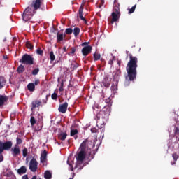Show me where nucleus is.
Returning a JSON list of instances; mask_svg holds the SVG:
<instances>
[{"label": "nucleus", "instance_id": "f257e3e1", "mask_svg": "<svg viewBox=\"0 0 179 179\" xmlns=\"http://www.w3.org/2000/svg\"><path fill=\"white\" fill-rule=\"evenodd\" d=\"M96 145L94 142L86 139L80 145L79 152L76 156V163L75 169L78 170H82L85 167V164L83 161L86 159V156H89L90 159H94V155H93V151L92 150L94 148Z\"/></svg>", "mask_w": 179, "mask_h": 179}, {"label": "nucleus", "instance_id": "f03ea898", "mask_svg": "<svg viewBox=\"0 0 179 179\" xmlns=\"http://www.w3.org/2000/svg\"><path fill=\"white\" fill-rule=\"evenodd\" d=\"M129 61L127 64L126 71L129 80L132 82L136 79V75L138 73V71H136V69L138 68V57L133 56L132 54H129Z\"/></svg>", "mask_w": 179, "mask_h": 179}, {"label": "nucleus", "instance_id": "7ed1b4c3", "mask_svg": "<svg viewBox=\"0 0 179 179\" xmlns=\"http://www.w3.org/2000/svg\"><path fill=\"white\" fill-rule=\"evenodd\" d=\"M111 111V103H108V105L106 106L101 112L97 114V122L96 125L100 128H103L104 125H106V122L108 121V117H110V112Z\"/></svg>", "mask_w": 179, "mask_h": 179}, {"label": "nucleus", "instance_id": "20e7f679", "mask_svg": "<svg viewBox=\"0 0 179 179\" xmlns=\"http://www.w3.org/2000/svg\"><path fill=\"white\" fill-rule=\"evenodd\" d=\"M20 64H23L24 65H34V58L29 54H24L20 59Z\"/></svg>", "mask_w": 179, "mask_h": 179}, {"label": "nucleus", "instance_id": "39448f33", "mask_svg": "<svg viewBox=\"0 0 179 179\" xmlns=\"http://www.w3.org/2000/svg\"><path fill=\"white\" fill-rule=\"evenodd\" d=\"M38 169V162H37V159L33 157L29 162V170L32 171V173H36Z\"/></svg>", "mask_w": 179, "mask_h": 179}, {"label": "nucleus", "instance_id": "423d86ee", "mask_svg": "<svg viewBox=\"0 0 179 179\" xmlns=\"http://www.w3.org/2000/svg\"><path fill=\"white\" fill-rule=\"evenodd\" d=\"M42 3L43 0H33L31 7L34 8V10H37L41 8Z\"/></svg>", "mask_w": 179, "mask_h": 179}, {"label": "nucleus", "instance_id": "0eeeda50", "mask_svg": "<svg viewBox=\"0 0 179 179\" xmlns=\"http://www.w3.org/2000/svg\"><path fill=\"white\" fill-rule=\"evenodd\" d=\"M20 153H21V151L19 145H14V147L11 148V154L13 156V157H16L17 156H19Z\"/></svg>", "mask_w": 179, "mask_h": 179}, {"label": "nucleus", "instance_id": "6e6552de", "mask_svg": "<svg viewBox=\"0 0 179 179\" xmlns=\"http://www.w3.org/2000/svg\"><path fill=\"white\" fill-rule=\"evenodd\" d=\"M92 48L91 45L85 46L83 48L81 52L84 57H87L92 52Z\"/></svg>", "mask_w": 179, "mask_h": 179}, {"label": "nucleus", "instance_id": "1a4fd4ad", "mask_svg": "<svg viewBox=\"0 0 179 179\" xmlns=\"http://www.w3.org/2000/svg\"><path fill=\"white\" fill-rule=\"evenodd\" d=\"M68 110V102H64L62 104H60L58 108L59 113L65 114Z\"/></svg>", "mask_w": 179, "mask_h": 179}, {"label": "nucleus", "instance_id": "9d476101", "mask_svg": "<svg viewBox=\"0 0 179 179\" xmlns=\"http://www.w3.org/2000/svg\"><path fill=\"white\" fill-rule=\"evenodd\" d=\"M41 106V101L34 100L31 102V110L34 111V110Z\"/></svg>", "mask_w": 179, "mask_h": 179}, {"label": "nucleus", "instance_id": "9b49d317", "mask_svg": "<svg viewBox=\"0 0 179 179\" xmlns=\"http://www.w3.org/2000/svg\"><path fill=\"white\" fill-rule=\"evenodd\" d=\"M24 13L27 15H29V16L33 17L34 16V14L36 13V10L34 8H32L31 7H27L24 11Z\"/></svg>", "mask_w": 179, "mask_h": 179}, {"label": "nucleus", "instance_id": "f8f14e48", "mask_svg": "<svg viewBox=\"0 0 179 179\" xmlns=\"http://www.w3.org/2000/svg\"><path fill=\"white\" fill-rule=\"evenodd\" d=\"M112 16V20L110 21V23L113 24L114 22H118L120 20V16H121V14H118L115 12H113L111 14Z\"/></svg>", "mask_w": 179, "mask_h": 179}, {"label": "nucleus", "instance_id": "ddd939ff", "mask_svg": "<svg viewBox=\"0 0 179 179\" xmlns=\"http://www.w3.org/2000/svg\"><path fill=\"white\" fill-rule=\"evenodd\" d=\"M121 76V70H117L113 73V82H115V85L118 84V78Z\"/></svg>", "mask_w": 179, "mask_h": 179}, {"label": "nucleus", "instance_id": "4468645a", "mask_svg": "<svg viewBox=\"0 0 179 179\" xmlns=\"http://www.w3.org/2000/svg\"><path fill=\"white\" fill-rule=\"evenodd\" d=\"M102 85L104 87H110V85H111V80L108 78V76H106L102 82Z\"/></svg>", "mask_w": 179, "mask_h": 179}, {"label": "nucleus", "instance_id": "2eb2a0df", "mask_svg": "<svg viewBox=\"0 0 179 179\" xmlns=\"http://www.w3.org/2000/svg\"><path fill=\"white\" fill-rule=\"evenodd\" d=\"M13 143L12 141H6L5 143H3V148L4 150H9V149H12Z\"/></svg>", "mask_w": 179, "mask_h": 179}, {"label": "nucleus", "instance_id": "dca6fc26", "mask_svg": "<svg viewBox=\"0 0 179 179\" xmlns=\"http://www.w3.org/2000/svg\"><path fill=\"white\" fill-rule=\"evenodd\" d=\"M66 37V35L57 32V43H61V41H64V38Z\"/></svg>", "mask_w": 179, "mask_h": 179}, {"label": "nucleus", "instance_id": "f3484780", "mask_svg": "<svg viewBox=\"0 0 179 179\" xmlns=\"http://www.w3.org/2000/svg\"><path fill=\"white\" fill-rule=\"evenodd\" d=\"M47 161V151L43 150V152L41 154V163H45Z\"/></svg>", "mask_w": 179, "mask_h": 179}, {"label": "nucleus", "instance_id": "a211bd4d", "mask_svg": "<svg viewBox=\"0 0 179 179\" xmlns=\"http://www.w3.org/2000/svg\"><path fill=\"white\" fill-rule=\"evenodd\" d=\"M67 136L68 134H66V132L61 131L58 135V139L60 141H65Z\"/></svg>", "mask_w": 179, "mask_h": 179}, {"label": "nucleus", "instance_id": "6ab92c4d", "mask_svg": "<svg viewBox=\"0 0 179 179\" xmlns=\"http://www.w3.org/2000/svg\"><path fill=\"white\" fill-rule=\"evenodd\" d=\"M8 101V96L0 95V107H2Z\"/></svg>", "mask_w": 179, "mask_h": 179}, {"label": "nucleus", "instance_id": "aec40b11", "mask_svg": "<svg viewBox=\"0 0 179 179\" xmlns=\"http://www.w3.org/2000/svg\"><path fill=\"white\" fill-rule=\"evenodd\" d=\"M115 12V13H117V15L121 14V13L120 12V4L115 3L114 6H113V11Z\"/></svg>", "mask_w": 179, "mask_h": 179}, {"label": "nucleus", "instance_id": "412c9836", "mask_svg": "<svg viewBox=\"0 0 179 179\" xmlns=\"http://www.w3.org/2000/svg\"><path fill=\"white\" fill-rule=\"evenodd\" d=\"M79 131H78V129H71V131H70V136H74V139H78V135H76Z\"/></svg>", "mask_w": 179, "mask_h": 179}, {"label": "nucleus", "instance_id": "4be33fe9", "mask_svg": "<svg viewBox=\"0 0 179 179\" xmlns=\"http://www.w3.org/2000/svg\"><path fill=\"white\" fill-rule=\"evenodd\" d=\"M27 171V169L24 166H21L17 170L18 174H26Z\"/></svg>", "mask_w": 179, "mask_h": 179}, {"label": "nucleus", "instance_id": "5701e85b", "mask_svg": "<svg viewBox=\"0 0 179 179\" xmlns=\"http://www.w3.org/2000/svg\"><path fill=\"white\" fill-rule=\"evenodd\" d=\"M31 17L30 15L29 14H26V13H23L22 14V19L24 22H29V20H30V19H31Z\"/></svg>", "mask_w": 179, "mask_h": 179}, {"label": "nucleus", "instance_id": "b1692460", "mask_svg": "<svg viewBox=\"0 0 179 179\" xmlns=\"http://www.w3.org/2000/svg\"><path fill=\"white\" fill-rule=\"evenodd\" d=\"M27 89L29 90V92H34L36 90V86L34 85V83H30L27 85Z\"/></svg>", "mask_w": 179, "mask_h": 179}, {"label": "nucleus", "instance_id": "393cba45", "mask_svg": "<svg viewBox=\"0 0 179 179\" xmlns=\"http://www.w3.org/2000/svg\"><path fill=\"white\" fill-rule=\"evenodd\" d=\"M78 68H79V64L74 62L73 63H71V71H76V69H78Z\"/></svg>", "mask_w": 179, "mask_h": 179}, {"label": "nucleus", "instance_id": "a878e982", "mask_svg": "<svg viewBox=\"0 0 179 179\" xmlns=\"http://www.w3.org/2000/svg\"><path fill=\"white\" fill-rule=\"evenodd\" d=\"M44 178L45 179H51V178H52V174L51 173V171H45V173H44Z\"/></svg>", "mask_w": 179, "mask_h": 179}, {"label": "nucleus", "instance_id": "bb28decb", "mask_svg": "<svg viewBox=\"0 0 179 179\" xmlns=\"http://www.w3.org/2000/svg\"><path fill=\"white\" fill-rule=\"evenodd\" d=\"M5 85H6V80H5V78L0 76V89H2Z\"/></svg>", "mask_w": 179, "mask_h": 179}, {"label": "nucleus", "instance_id": "cd10ccee", "mask_svg": "<svg viewBox=\"0 0 179 179\" xmlns=\"http://www.w3.org/2000/svg\"><path fill=\"white\" fill-rule=\"evenodd\" d=\"M25 69H24V66L23 65H20L17 68V73H23V72H24Z\"/></svg>", "mask_w": 179, "mask_h": 179}, {"label": "nucleus", "instance_id": "c85d7f7f", "mask_svg": "<svg viewBox=\"0 0 179 179\" xmlns=\"http://www.w3.org/2000/svg\"><path fill=\"white\" fill-rule=\"evenodd\" d=\"M75 52H76V47H71L70 49V52L68 53V55L69 57H72L73 54H75Z\"/></svg>", "mask_w": 179, "mask_h": 179}, {"label": "nucleus", "instance_id": "c756f323", "mask_svg": "<svg viewBox=\"0 0 179 179\" xmlns=\"http://www.w3.org/2000/svg\"><path fill=\"white\" fill-rule=\"evenodd\" d=\"M73 31V34H74L75 37H76L80 33V28L76 27V28H74Z\"/></svg>", "mask_w": 179, "mask_h": 179}, {"label": "nucleus", "instance_id": "7c9ffc66", "mask_svg": "<svg viewBox=\"0 0 179 179\" xmlns=\"http://www.w3.org/2000/svg\"><path fill=\"white\" fill-rule=\"evenodd\" d=\"M172 157L174 160V162L171 163V164H172V166H174V164H176V162H177V159H178L179 156H178V155H177V153L175 152L172 155Z\"/></svg>", "mask_w": 179, "mask_h": 179}, {"label": "nucleus", "instance_id": "2f4dec72", "mask_svg": "<svg viewBox=\"0 0 179 179\" xmlns=\"http://www.w3.org/2000/svg\"><path fill=\"white\" fill-rule=\"evenodd\" d=\"M22 143H23V141L22 140V138H20L19 136H17L16 138V143H15V146H19V145H22Z\"/></svg>", "mask_w": 179, "mask_h": 179}, {"label": "nucleus", "instance_id": "473e14b6", "mask_svg": "<svg viewBox=\"0 0 179 179\" xmlns=\"http://www.w3.org/2000/svg\"><path fill=\"white\" fill-rule=\"evenodd\" d=\"M101 55L99 53L94 54V61H99L100 59Z\"/></svg>", "mask_w": 179, "mask_h": 179}, {"label": "nucleus", "instance_id": "72a5a7b5", "mask_svg": "<svg viewBox=\"0 0 179 179\" xmlns=\"http://www.w3.org/2000/svg\"><path fill=\"white\" fill-rule=\"evenodd\" d=\"M36 131H41L43 129V123L38 122L36 127Z\"/></svg>", "mask_w": 179, "mask_h": 179}, {"label": "nucleus", "instance_id": "f704fd0d", "mask_svg": "<svg viewBox=\"0 0 179 179\" xmlns=\"http://www.w3.org/2000/svg\"><path fill=\"white\" fill-rule=\"evenodd\" d=\"M26 47L27 48H28L29 50H33V48H34V47L33 46V45H31V43H30V41H27L26 43Z\"/></svg>", "mask_w": 179, "mask_h": 179}, {"label": "nucleus", "instance_id": "c9c22d12", "mask_svg": "<svg viewBox=\"0 0 179 179\" xmlns=\"http://www.w3.org/2000/svg\"><path fill=\"white\" fill-rule=\"evenodd\" d=\"M50 59L52 62V61H55V55H54L53 51H51L50 52Z\"/></svg>", "mask_w": 179, "mask_h": 179}, {"label": "nucleus", "instance_id": "e433bc0d", "mask_svg": "<svg viewBox=\"0 0 179 179\" xmlns=\"http://www.w3.org/2000/svg\"><path fill=\"white\" fill-rule=\"evenodd\" d=\"M66 34L71 35L72 33H73V29L72 28H67L65 30Z\"/></svg>", "mask_w": 179, "mask_h": 179}, {"label": "nucleus", "instance_id": "4c0bfd02", "mask_svg": "<svg viewBox=\"0 0 179 179\" xmlns=\"http://www.w3.org/2000/svg\"><path fill=\"white\" fill-rule=\"evenodd\" d=\"M30 122H31V125L32 127H34V125H36V118H34V116H31L30 118Z\"/></svg>", "mask_w": 179, "mask_h": 179}, {"label": "nucleus", "instance_id": "58836bf2", "mask_svg": "<svg viewBox=\"0 0 179 179\" xmlns=\"http://www.w3.org/2000/svg\"><path fill=\"white\" fill-rule=\"evenodd\" d=\"M28 153H29V151H28L27 148H24L22 150V156H23V157H26L27 156Z\"/></svg>", "mask_w": 179, "mask_h": 179}, {"label": "nucleus", "instance_id": "ea45409f", "mask_svg": "<svg viewBox=\"0 0 179 179\" xmlns=\"http://www.w3.org/2000/svg\"><path fill=\"white\" fill-rule=\"evenodd\" d=\"M85 6V4H81V6H80V8H79V10H78V15H83V9H84V7Z\"/></svg>", "mask_w": 179, "mask_h": 179}, {"label": "nucleus", "instance_id": "a19ab883", "mask_svg": "<svg viewBox=\"0 0 179 179\" xmlns=\"http://www.w3.org/2000/svg\"><path fill=\"white\" fill-rule=\"evenodd\" d=\"M135 9H136V4L129 9V14L131 15V13H134V12H135Z\"/></svg>", "mask_w": 179, "mask_h": 179}, {"label": "nucleus", "instance_id": "79ce46f5", "mask_svg": "<svg viewBox=\"0 0 179 179\" xmlns=\"http://www.w3.org/2000/svg\"><path fill=\"white\" fill-rule=\"evenodd\" d=\"M36 54H38V55H43V54H44V51L41 50V48H38L36 50Z\"/></svg>", "mask_w": 179, "mask_h": 179}, {"label": "nucleus", "instance_id": "37998d69", "mask_svg": "<svg viewBox=\"0 0 179 179\" xmlns=\"http://www.w3.org/2000/svg\"><path fill=\"white\" fill-rule=\"evenodd\" d=\"M79 17L81 20H83L85 24H87V20H86V18L83 17V14H79Z\"/></svg>", "mask_w": 179, "mask_h": 179}, {"label": "nucleus", "instance_id": "c03bdc74", "mask_svg": "<svg viewBox=\"0 0 179 179\" xmlns=\"http://www.w3.org/2000/svg\"><path fill=\"white\" fill-rule=\"evenodd\" d=\"M114 61H115V56H113L112 59H110L108 61V64L109 65H110V66H113V64H114Z\"/></svg>", "mask_w": 179, "mask_h": 179}, {"label": "nucleus", "instance_id": "a18cd8bd", "mask_svg": "<svg viewBox=\"0 0 179 179\" xmlns=\"http://www.w3.org/2000/svg\"><path fill=\"white\" fill-rule=\"evenodd\" d=\"M3 150H5L3 148V144L2 141H0V155H2V153H3Z\"/></svg>", "mask_w": 179, "mask_h": 179}, {"label": "nucleus", "instance_id": "49530a36", "mask_svg": "<svg viewBox=\"0 0 179 179\" xmlns=\"http://www.w3.org/2000/svg\"><path fill=\"white\" fill-rule=\"evenodd\" d=\"M38 72H40V69L38 68H36V69H34L33 71H32V75H37L38 73Z\"/></svg>", "mask_w": 179, "mask_h": 179}, {"label": "nucleus", "instance_id": "de8ad7c7", "mask_svg": "<svg viewBox=\"0 0 179 179\" xmlns=\"http://www.w3.org/2000/svg\"><path fill=\"white\" fill-rule=\"evenodd\" d=\"M52 100H57V99H58V94L57 93H53L52 94Z\"/></svg>", "mask_w": 179, "mask_h": 179}, {"label": "nucleus", "instance_id": "09e8293b", "mask_svg": "<svg viewBox=\"0 0 179 179\" xmlns=\"http://www.w3.org/2000/svg\"><path fill=\"white\" fill-rule=\"evenodd\" d=\"M91 132L92 134H96V132H97V129L96 127L92 128Z\"/></svg>", "mask_w": 179, "mask_h": 179}, {"label": "nucleus", "instance_id": "8fccbe9b", "mask_svg": "<svg viewBox=\"0 0 179 179\" xmlns=\"http://www.w3.org/2000/svg\"><path fill=\"white\" fill-rule=\"evenodd\" d=\"M67 164H69V166H70L71 171H73V166H72V164L69 163V161H67Z\"/></svg>", "mask_w": 179, "mask_h": 179}, {"label": "nucleus", "instance_id": "3c124183", "mask_svg": "<svg viewBox=\"0 0 179 179\" xmlns=\"http://www.w3.org/2000/svg\"><path fill=\"white\" fill-rule=\"evenodd\" d=\"M179 134V129L178 127H175V135H178Z\"/></svg>", "mask_w": 179, "mask_h": 179}, {"label": "nucleus", "instance_id": "603ef678", "mask_svg": "<svg viewBox=\"0 0 179 179\" xmlns=\"http://www.w3.org/2000/svg\"><path fill=\"white\" fill-rule=\"evenodd\" d=\"M90 44V42H84L81 44L82 47H85V45H89Z\"/></svg>", "mask_w": 179, "mask_h": 179}, {"label": "nucleus", "instance_id": "864d4df0", "mask_svg": "<svg viewBox=\"0 0 179 179\" xmlns=\"http://www.w3.org/2000/svg\"><path fill=\"white\" fill-rule=\"evenodd\" d=\"M40 83V80L37 79L35 80L34 82V86H37V85H38Z\"/></svg>", "mask_w": 179, "mask_h": 179}, {"label": "nucleus", "instance_id": "5fc2aeb1", "mask_svg": "<svg viewBox=\"0 0 179 179\" xmlns=\"http://www.w3.org/2000/svg\"><path fill=\"white\" fill-rule=\"evenodd\" d=\"M47 100H48V95L46 96L45 99H43V100L44 104H47Z\"/></svg>", "mask_w": 179, "mask_h": 179}, {"label": "nucleus", "instance_id": "6e6d98bb", "mask_svg": "<svg viewBox=\"0 0 179 179\" xmlns=\"http://www.w3.org/2000/svg\"><path fill=\"white\" fill-rule=\"evenodd\" d=\"M103 5H104V0L101 1V4L99 6V8H101V6H103Z\"/></svg>", "mask_w": 179, "mask_h": 179}, {"label": "nucleus", "instance_id": "4d7b16f0", "mask_svg": "<svg viewBox=\"0 0 179 179\" xmlns=\"http://www.w3.org/2000/svg\"><path fill=\"white\" fill-rule=\"evenodd\" d=\"M3 162V155H0V163Z\"/></svg>", "mask_w": 179, "mask_h": 179}, {"label": "nucleus", "instance_id": "13d9d810", "mask_svg": "<svg viewBox=\"0 0 179 179\" xmlns=\"http://www.w3.org/2000/svg\"><path fill=\"white\" fill-rule=\"evenodd\" d=\"M62 86H63V84L62 83V86L59 89V92H64V87Z\"/></svg>", "mask_w": 179, "mask_h": 179}, {"label": "nucleus", "instance_id": "bf43d9fd", "mask_svg": "<svg viewBox=\"0 0 179 179\" xmlns=\"http://www.w3.org/2000/svg\"><path fill=\"white\" fill-rule=\"evenodd\" d=\"M22 179H29V176L27 175H24L22 176Z\"/></svg>", "mask_w": 179, "mask_h": 179}, {"label": "nucleus", "instance_id": "052dcab7", "mask_svg": "<svg viewBox=\"0 0 179 179\" xmlns=\"http://www.w3.org/2000/svg\"><path fill=\"white\" fill-rule=\"evenodd\" d=\"M62 50L64 51V52H66V46L63 47Z\"/></svg>", "mask_w": 179, "mask_h": 179}, {"label": "nucleus", "instance_id": "680f3d73", "mask_svg": "<svg viewBox=\"0 0 179 179\" xmlns=\"http://www.w3.org/2000/svg\"><path fill=\"white\" fill-rule=\"evenodd\" d=\"M117 64L119 65V66H121V61L118 60L117 61Z\"/></svg>", "mask_w": 179, "mask_h": 179}, {"label": "nucleus", "instance_id": "e2e57ef3", "mask_svg": "<svg viewBox=\"0 0 179 179\" xmlns=\"http://www.w3.org/2000/svg\"><path fill=\"white\" fill-rule=\"evenodd\" d=\"M31 179H37V176H34Z\"/></svg>", "mask_w": 179, "mask_h": 179}, {"label": "nucleus", "instance_id": "0e129e2a", "mask_svg": "<svg viewBox=\"0 0 179 179\" xmlns=\"http://www.w3.org/2000/svg\"><path fill=\"white\" fill-rule=\"evenodd\" d=\"M75 177V173H73V178Z\"/></svg>", "mask_w": 179, "mask_h": 179}, {"label": "nucleus", "instance_id": "69168bd1", "mask_svg": "<svg viewBox=\"0 0 179 179\" xmlns=\"http://www.w3.org/2000/svg\"><path fill=\"white\" fill-rule=\"evenodd\" d=\"M106 101H109L110 102V99L106 100Z\"/></svg>", "mask_w": 179, "mask_h": 179}, {"label": "nucleus", "instance_id": "338daca9", "mask_svg": "<svg viewBox=\"0 0 179 179\" xmlns=\"http://www.w3.org/2000/svg\"><path fill=\"white\" fill-rule=\"evenodd\" d=\"M93 155H94V152H93Z\"/></svg>", "mask_w": 179, "mask_h": 179}, {"label": "nucleus", "instance_id": "774afa93", "mask_svg": "<svg viewBox=\"0 0 179 179\" xmlns=\"http://www.w3.org/2000/svg\"><path fill=\"white\" fill-rule=\"evenodd\" d=\"M0 125H1V121H0Z\"/></svg>", "mask_w": 179, "mask_h": 179}]
</instances>
